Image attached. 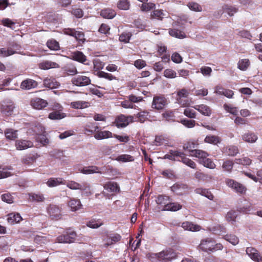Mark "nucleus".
I'll return each instance as SVG.
<instances>
[{"mask_svg": "<svg viewBox=\"0 0 262 262\" xmlns=\"http://www.w3.org/2000/svg\"><path fill=\"white\" fill-rule=\"evenodd\" d=\"M134 122V117L132 116H125L121 114L117 116L113 122L117 128H124L127 126L130 123Z\"/></svg>", "mask_w": 262, "mask_h": 262, "instance_id": "nucleus-1", "label": "nucleus"}, {"mask_svg": "<svg viewBox=\"0 0 262 262\" xmlns=\"http://www.w3.org/2000/svg\"><path fill=\"white\" fill-rule=\"evenodd\" d=\"M47 213L52 220L58 221L61 219L62 215L61 208L55 204H50L47 208Z\"/></svg>", "mask_w": 262, "mask_h": 262, "instance_id": "nucleus-2", "label": "nucleus"}, {"mask_svg": "<svg viewBox=\"0 0 262 262\" xmlns=\"http://www.w3.org/2000/svg\"><path fill=\"white\" fill-rule=\"evenodd\" d=\"M225 183L229 187L237 193L244 194L247 191L246 186L233 179H227Z\"/></svg>", "mask_w": 262, "mask_h": 262, "instance_id": "nucleus-3", "label": "nucleus"}, {"mask_svg": "<svg viewBox=\"0 0 262 262\" xmlns=\"http://www.w3.org/2000/svg\"><path fill=\"white\" fill-rule=\"evenodd\" d=\"M189 92L185 89H182L178 91L176 100L177 102L183 107H187L189 105L188 97Z\"/></svg>", "mask_w": 262, "mask_h": 262, "instance_id": "nucleus-4", "label": "nucleus"}, {"mask_svg": "<svg viewBox=\"0 0 262 262\" xmlns=\"http://www.w3.org/2000/svg\"><path fill=\"white\" fill-rule=\"evenodd\" d=\"M173 28L168 30L169 35L176 38L183 39L186 37V34L184 31V27L182 26L179 27L178 22L173 25Z\"/></svg>", "mask_w": 262, "mask_h": 262, "instance_id": "nucleus-5", "label": "nucleus"}, {"mask_svg": "<svg viewBox=\"0 0 262 262\" xmlns=\"http://www.w3.org/2000/svg\"><path fill=\"white\" fill-rule=\"evenodd\" d=\"M159 260L171 261L177 257L176 253L172 249L163 250L154 254Z\"/></svg>", "mask_w": 262, "mask_h": 262, "instance_id": "nucleus-6", "label": "nucleus"}, {"mask_svg": "<svg viewBox=\"0 0 262 262\" xmlns=\"http://www.w3.org/2000/svg\"><path fill=\"white\" fill-rule=\"evenodd\" d=\"M167 103V99L164 96L162 95L155 96L153 98L151 107L155 110H161L164 107Z\"/></svg>", "mask_w": 262, "mask_h": 262, "instance_id": "nucleus-7", "label": "nucleus"}, {"mask_svg": "<svg viewBox=\"0 0 262 262\" xmlns=\"http://www.w3.org/2000/svg\"><path fill=\"white\" fill-rule=\"evenodd\" d=\"M72 83L77 86H84L91 84V80L84 75H77L72 79Z\"/></svg>", "mask_w": 262, "mask_h": 262, "instance_id": "nucleus-8", "label": "nucleus"}, {"mask_svg": "<svg viewBox=\"0 0 262 262\" xmlns=\"http://www.w3.org/2000/svg\"><path fill=\"white\" fill-rule=\"evenodd\" d=\"M76 236L75 232L71 231L59 236L57 238V240L60 243H71L74 242Z\"/></svg>", "mask_w": 262, "mask_h": 262, "instance_id": "nucleus-9", "label": "nucleus"}, {"mask_svg": "<svg viewBox=\"0 0 262 262\" xmlns=\"http://www.w3.org/2000/svg\"><path fill=\"white\" fill-rule=\"evenodd\" d=\"M15 108L14 103L11 101H4L1 106V111L3 114L10 116L13 113Z\"/></svg>", "mask_w": 262, "mask_h": 262, "instance_id": "nucleus-10", "label": "nucleus"}, {"mask_svg": "<svg viewBox=\"0 0 262 262\" xmlns=\"http://www.w3.org/2000/svg\"><path fill=\"white\" fill-rule=\"evenodd\" d=\"M213 244V239L211 238H208L201 241L199 245V248L203 251L211 252Z\"/></svg>", "mask_w": 262, "mask_h": 262, "instance_id": "nucleus-11", "label": "nucleus"}, {"mask_svg": "<svg viewBox=\"0 0 262 262\" xmlns=\"http://www.w3.org/2000/svg\"><path fill=\"white\" fill-rule=\"evenodd\" d=\"M214 93L220 95H224L227 98L230 99L232 98L234 94L233 91L225 89L221 85H217L215 86Z\"/></svg>", "mask_w": 262, "mask_h": 262, "instance_id": "nucleus-12", "label": "nucleus"}, {"mask_svg": "<svg viewBox=\"0 0 262 262\" xmlns=\"http://www.w3.org/2000/svg\"><path fill=\"white\" fill-rule=\"evenodd\" d=\"M246 253L253 260L256 262H262V256L255 248L252 247L247 248Z\"/></svg>", "mask_w": 262, "mask_h": 262, "instance_id": "nucleus-13", "label": "nucleus"}, {"mask_svg": "<svg viewBox=\"0 0 262 262\" xmlns=\"http://www.w3.org/2000/svg\"><path fill=\"white\" fill-rule=\"evenodd\" d=\"M195 110L199 112L202 115L205 116L209 117L212 114V109L206 104L195 105L193 106Z\"/></svg>", "mask_w": 262, "mask_h": 262, "instance_id": "nucleus-14", "label": "nucleus"}, {"mask_svg": "<svg viewBox=\"0 0 262 262\" xmlns=\"http://www.w3.org/2000/svg\"><path fill=\"white\" fill-rule=\"evenodd\" d=\"M31 104L35 109L42 110L48 105V103L43 99L35 98L31 101Z\"/></svg>", "mask_w": 262, "mask_h": 262, "instance_id": "nucleus-15", "label": "nucleus"}, {"mask_svg": "<svg viewBox=\"0 0 262 262\" xmlns=\"http://www.w3.org/2000/svg\"><path fill=\"white\" fill-rule=\"evenodd\" d=\"M43 85L48 88L53 89L57 88L60 84L53 77H46L43 81Z\"/></svg>", "mask_w": 262, "mask_h": 262, "instance_id": "nucleus-16", "label": "nucleus"}, {"mask_svg": "<svg viewBox=\"0 0 262 262\" xmlns=\"http://www.w3.org/2000/svg\"><path fill=\"white\" fill-rule=\"evenodd\" d=\"M99 128V127L95 122H89L83 126V131L87 135H92Z\"/></svg>", "mask_w": 262, "mask_h": 262, "instance_id": "nucleus-17", "label": "nucleus"}, {"mask_svg": "<svg viewBox=\"0 0 262 262\" xmlns=\"http://www.w3.org/2000/svg\"><path fill=\"white\" fill-rule=\"evenodd\" d=\"M117 14L116 11L110 8H105L100 12V15L105 19H113Z\"/></svg>", "mask_w": 262, "mask_h": 262, "instance_id": "nucleus-18", "label": "nucleus"}, {"mask_svg": "<svg viewBox=\"0 0 262 262\" xmlns=\"http://www.w3.org/2000/svg\"><path fill=\"white\" fill-rule=\"evenodd\" d=\"M38 83L32 79L27 78L23 80L20 84V88L24 90H30L37 86Z\"/></svg>", "mask_w": 262, "mask_h": 262, "instance_id": "nucleus-19", "label": "nucleus"}, {"mask_svg": "<svg viewBox=\"0 0 262 262\" xmlns=\"http://www.w3.org/2000/svg\"><path fill=\"white\" fill-rule=\"evenodd\" d=\"M11 166L0 165V179H5L13 175Z\"/></svg>", "mask_w": 262, "mask_h": 262, "instance_id": "nucleus-20", "label": "nucleus"}, {"mask_svg": "<svg viewBox=\"0 0 262 262\" xmlns=\"http://www.w3.org/2000/svg\"><path fill=\"white\" fill-rule=\"evenodd\" d=\"M39 68L41 70H47L53 68H58L59 65L55 62L50 60H45L38 64Z\"/></svg>", "mask_w": 262, "mask_h": 262, "instance_id": "nucleus-21", "label": "nucleus"}, {"mask_svg": "<svg viewBox=\"0 0 262 262\" xmlns=\"http://www.w3.org/2000/svg\"><path fill=\"white\" fill-rule=\"evenodd\" d=\"M96 140H103L113 137V133L108 130H100L97 129L94 135Z\"/></svg>", "mask_w": 262, "mask_h": 262, "instance_id": "nucleus-22", "label": "nucleus"}, {"mask_svg": "<svg viewBox=\"0 0 262 262\" xmlns=\"http://www.w3.org/2000/svg\"><path fill=\"white\" fill-rule=\"evenodd\" d=\"M181 227L185 230L192 232L199 231L201 229L200 226L192 222L186 221L182 223Z\"/></svg>", "mask_w": 262, "mask_h": 262, "instance_id": "nucleus-23", "label": "nucleus"}, {"mask_svg": "<svg viewBox=\"0 0 262 262\" xmlns=\"http://www.w3.org/2000/svg\"><path fill=\"white\" fill-rule=\"evenodd\" d=\"M46 184L49 187H54L59 185L66 184V181L62 178H51Z\"/></svg>", "mask_w": 262, "mask_h": 262, "instance_id": "nucleus-24", "label": "nucleus"}, {"mask_svg": "<svg viewBox=\"0 0 262 262\" xmlns=\"http://www.w3.org/2000/svg\"><path fill=\"white\" fill-rule=\"evenodd\" d=\"M179 159H180V160L179 161V162H182L183 163L191 167V168H196V165L195 163L191 159L186 157L185 154L183 152L181 151Z\"/></svg>", "mask_w": 262, "mask_h": 262, "instance_id": "nucleus-25", "label": "nucleus"}, {"mask_svg": "<svg viewBox=\"0 0 262 262\" xmlns=\"http://www.w3.org/2000/svg\"><path fill=\"white\" fill-rule=\"evenodd\" d=\"M71 58L80 63H84L86 60V56L81 52L76 51L71 53Z\"/></svg>", "mask_w": 262, "mask_h": 262, "instance_id": "nucleus-26", "label": "nucleus"}, {"mask_svg": "<svg viewBox=\"0 0 262 262\" xmlns=\"http://www.w3.org/2000/svg\"><path fill=\"white\" fill-rule=\"evenodd\" d=\"M103 188L110 192H118L120 191L119 185L115 182H106L103 185Z\"/></svg>", "mask_w": 262, "mask_h": 262, "instance_id": "nucleus-27", "label": "nucleus"}, {"mask_svg": "<svg viewBox=\"0 0 262 262\" xmlns=\"http://www.w3.org/2000/svg\"><path fill=\"white\" fill-rule=\"evenodd\" d=\"M16 148L18 150H24L33 146V143L30 141L18 140L15 142Z\"/></svg>", "mask_w": 262, "mask_h": 262, "instance_id": "nucleus-28", "label": "nucleus"}, {"mask_svg": "<svg viewBox=\"0 0 262 262\" xmlns=\"http://www.w3.org/2000/svg\"><path fill=\"white\" fill-rule=\"evenodd\" d=\"M68 205L71 208L72 211H76L80 209L82 205L79 200L75 199H71L68 203Z\"/></svg>", "mask_w": 262, "mask_h": 262, "instance_id": "nucleus-29", "label": "nucleus"}, {"mask_svg": "<svg viewBox=\"0 0 262 262\" xmlns=\"http://www.w3.org/2000/svg\"><path fill=\"white\" fill-rule=\"evenodd\" d=\"M28 196V200L31 202L41 203L45 200L43 195L41 193H30Z\"/></svg>", "mask_w": 262, "mask_h": 262, "instance_id": "nucleus-30", "label": "nucleus"}, {"mask_svg": "<svg viewBox=\"0 0 262 262\" xmlns=\"http://www.w3.org/2000/svg\"><path fill=\"white\" fill-rule=\"evenodd\" d=\"M181 151L178 150H170L169 152L164 156V159H169L173 161H178L180 160L179 159Z\"/></svg>", "mask_w": 262, "mask_h": 262, "instance_id": "nucleus-31", "label": "nucleus"}, {"mask_svg": "<svg viewBox=\"0 0 262 262\" xmlns=\"http://www.w3.org/2000/svg\"><path fill=\"white\" fill-rule=\"evenodd\" d=\"M222 141V139L220 137L217 136L209 135L207 136L205 139L204 142L206 143L217 145L219 143H220Z\"/></svg>", "mask_w": 262, "mask_h": 262, "instance_id": "nucleus-32", "label": "nucleus"}, {"mask_svg": "<svg viewBox=\"0 0 262 262\" xmlns=\"http://www.w3.org/2000/svg\"><path fill=\"white\" fill-rule=\"evenodd\" d=\"M66 184L69 188L73 190H85L86 188L85 184H81L74 181H69Z\"/></svg>", "mask_w": 262, "mask_h": 262, "instance_id": "nucleus-33", "label": "nucleus"}, {"mask_svg": "<svg viewBox=\"0 0 262 262\" xmlns=\"http://www.w3.org/2000/svg\"><path fill=\"white\" fill-rule=\"evenodd\" d=\"M257 136L252 132H248L244 134L242 136V139L248 143H253L257 140Z\"/></svg>", "mask_w": 262, "mask_h": 262, "instance_id": "nucleus-34", "label": "nucleus"}, {"mask_svg": "<svg viewBox=\"0 0 262 262\" xmlns=\"http://www.w3.org/2000/svg\"><path fill=\"white\" fill-rule=\"evenodd\" d=\"M22 217L19 213H10L8 215L7 221L10 224L19 223Z\"/></svg>", "mask_w": 262, "mask_h": 262, "instance_id": "nucleus-35", "label": "nucleus"}, {"mask_svg": "<svg viewBox=\"0 0 262 262\" xmlns=\"http://www.w3.org/2000/svg\"><path fill=\"white\" fill-rule=\"evenodd\" d=\"M66 116L65 113L62 111L56 110L53 111L49 114L48 118L51 120H60L64 118Z\"/></svg>", "mask_w": 262, "mask_h": 262, "instance_id": "nucleus-36", "label": "nucleus"}, {"mask_svg": "<svg viewBox=\"0 0 262 262\" xmlns=\"http://www.w3.org/2000/svg\"><path fill=\"white\" fill-rule=\"evenodd\" d=\"M182 208V205L178 203H169L163 208V210L176 211Z\"/></svg>", "mask_w": 262, "mask_h": 262, "instance_id": "nucleus-37", "label": "nucleus"}, {"mask_svg": "<svg viewBox=\"0 0 262 262\" xmlns=\"http://www.w3.org/2000/svg\"><path fill=\"white\" fill-rule=\"evenodd\" d=\"M90 103L84 101H77L71 102V106L75 109H82L89 107Z\"/></svg>", "mask_w": 262, "mask_h": 262, "instance_id": "nucleus-38", "label": "nucleus"}, {"mask_svg": "<svg viewBox=\"0 0 262 262\" xmlns=\"http://www.w3.org/2000/svg\"><path fill=\"white\" fill-rule=\"evenodd\" d=\"M195 191L196 193L203 195L210 200H212L214 198L213 195L207 189L199 188L196 189Z\"/></svg>", "mask_w": 262, "mask_h": 262, "instance_id": "nucleus-39", "label": "nucleus"}, {"mask_svg": "<svg viewBox=\"0 0 262 262\" xmlns=\"http://www.w3.org/2000/svg\"><path fill=\"white\" fill-rule=\"evenodd\" d=\"M46 45L51 50L58 51L60 50L59 42L54 39H49L46 42Z\"/></svg>", "mask_w": 262, "mask_h": 262, "instance_id": "nucleus-40", "label": "nucleus"}, {"mask_svg": "<svg viewBox=\"0 0 262 262\" xmlns=\"http://www.w3.org/2000/svg\"><path fill=\"white\" fill-rule=\"evenodd\" d=\"M6 138L10 140H14L17 138V130L7 128L5 130Z\"/></svg>", "mask_w": 262, "mask_h": 262, "instance_id": "nucleus-41", "label": "nucleus"}, {"mask_svg": "<svg viewBox=\"0 0 262 262\" xmlns=\"http://www.w3.org/2000/svg\"><path fill=\"white\" fill-rule=\"evenodd\" d=\"M188 187L187 185L184 184H174L171 187V190L173 192H175L178 194H182V192H180L179 190H183L186 191L187 190Z\"/></svg>", "mask_w": 262, "mask_h": 262, "instance_id": "nucleus-42", "label": "nucleus"}, {"mask_svg": "<svg viewBox=\"0 0 262 262\" xmlns=\"http://www.w3.org/2000/svg\"><path fill=\"white\" fill-rule=\"evenodd\" d=\"M224 152L229 156H235L238 153V148L236 146L230 145L224 148Z\"/></svg>", "mask_w": 262, "mask_h": 262, "instance_id": "nucleus-43", "label": "nucleus"}, {"mask_svg": "<svg viewBox=\"0 0 262 262\" xmlns=\"http://www.w3.org/2000/svg\"><path fill=\"white\" fill-rule=\"evenodd\" d=\"M148 115L149 113L148 112L146 111H141L136 115L135 119H137L134 120V121L144 123L148 119Z\"/></svg>", "mask_w": 262, "mask_h": 262, "instance_id": "nucleus-44", "label": "nucleus"}, {"mask_svg": "<svg viewBox=\"0 0 262 262\" xmlns=\"http://www.w3.org/2000/svg\"><path fill=\"white\" fill-rule=\"evenodd\" d=\"M192 156H194L199 159V162L203 160L205 158L208 157L209 154L205 151L196 149L193 151Z\"/></svg>", "mask_w": 262, "mask_h": 262, "instance_id": "nucleus-45", "label": "nucleus"}, {"mask_svg": "<svg viewBox=\"0 0 262 262\" xmlns=\"http://www.w3.org/2000/svg\"><path fill=\"white\" fill-rule=\"evenodd\" d=\"M170 198L168 196L165 195H159L157 197L156 202L158 204L163 206V208L165 207V205L168 203Z\"/></svg>", "mask_w": 262, "mask_h": 262, "instance_id": "nucleus-46", "label": "nucleus"}, {"mask_svg": "<svg viewBox=\"0 0 262 262\" xmlns=\"http://www.w3.org/2000/svg\"><path fill=\"white\" fill-rule=\"evenodd\" d=\"M16 53V52L13 50L11 48H8L7 49L5 48H0V56L2 57H6L13 55Z\"/></svg>", "mask_w": 262, "mask_h": 262, "instance_id": "nucleus-47", "label": "nucleus"}, {"mask_svg": "<svg viewBox=\"0 0 262 262\" xmlns=\"http://www.w3.org/2000/svg\"><path fill=\"white\" fill-rule=\"evenodd\" d=\"M99 168L97 166H89L84 167L80 172L83 174H91L99 172Z\"/></svg>", "mask_w": 262, "mask_h": 262, "instance_id": "nucleus-48", "label": "nucleus"}, {"mask_svg": "<svg viewBox=\"0 0 262 262\" xmlns=\"http://www.w3.org/2000/svg\"><path fill=\"white\" fill-rule=\"evenodd\" d=\"M132 36V32H123L119 35V40L121 42H123L124 43H128V42H129Z\"/></svg>", "mask_w": 262, "mask_h": 262, "instance_id": "nucleus-49", "label": "nucleus"}, {"mask_svg": "<svg viewBox=\"0 0 262 262\" xmlns=\"http://www.w3.org/2000/svg\"><path fill=\"white\" fill-rule=\"evenodd\" d=\"M116 160L122 162H132L134 161V158L129 155L123 154L118 156Z\"/></svg>", "mask_w": 262, "mask_h": 262, "instance_id": "nucleus-50", "label": "nucleus"}, {"mask_svg": "<svg viewBox=\"0 0 262 262\" xmlns=\"http://www.w3.org/2000/svg\"><path fill=\"white\" fill-rule=\"evenodd\" d=\"M165 14L162 10H155L151 13V17L152 18L162 20L164 18Z\"/></svg>", "mask_w": 262, "mask_h": 262, "instance_id": "nucleus-51", "label": "nucleus"}, {"mask_svg": "<svg viewBox=\"0 0 262 262\" xmlns=\"http://www.w3.org/2000/svg\"><path fill=\"white\" fill-rule=\"evenodd\" d=\"M129 7L130 3L128 0H119L117 3V8L120 10H127Z\"/></svg>", "mask_w": 262, "mask_h": 262, "instance_id": "nucleus-52", "label": "nucleus"}, {"mask_svg": "<svg viewBox=\"0 0 262 262\" xmlns=\"http://www.w3.org/2000/svg\"><path fill=\"white\" fill-rule=\"evenodd\" d=\"M200 163L203 164L205 167L210 169H214L215 167V164L213 161L207 157L205 158L203 160L200 161Z\"/></svg>", "mask_w": 262, "mask_h": 262, "instance_id": "nucleus-53", "label": "nucleus"}, {"mask_svg": "<svg viewBox=\"0 0 262 262\" xmlns=\"http://www.w3.org/2000/svg\"><path fill=\"white\" fill-rule=\"evenodd\" d=\"M111 242H107L104 244L105 247H108L111 245H113L121 240V236L120 234L115 233L110 235Z\"/></svg>", "mask_w": 262, "mask_h": 262, "instance_id": "nucleus-54", "label": "nucleus"}, {"mask_svg": "<svg viewBox=\"0 0 262 262\" xmlns=\"http://www.w3.org/2000/svg\"><path fill=\"white\" fill-rule=\"evenodd\" d=\"M187 6L192 11L195 12H201L202 11V6L196 2H190Z\"/></svg>", "mask_w": 262, "mask_h": 262, "instance_id": "nucleus-55", "label": "nucleus"}, {"mask_svg": "<svg viewBox=\"0 0 262 262\" xmlns=\"http://www.w3.org/2000/svg\"><path fill=\"white\" fill-rule=\"evenodd\" d=\"M250 65V61L248 59L240 60L238 62V68L242 71H245Z\"/></svg>", "mask_w": 262, "mask_h": 262, "instance_id": "nucleus-56", "label": "nucleus"}, {"mask_svg": "<svg viewBox=\"0 0 262 262\" xmlns=\"http://www.w3.org/2000/svg\"><path fill=\"white\" fill-rule=\"evenodd\" d=\"M224 238L233 245H237L239 242L238 238L234 235L227 234L224 236Z\"/></svg>", "mask_w": 262, "mask_h": 262, "instance_id": "nucleus-57", "label": "nucleus"}, {"mask_svg": "<svg viewBox=\"0 0 262 262\" xmlns=\"http://www.w3.org/2000/svg\"><path fill=\"white\" fill-rule=\"evenodd\" d=\"M155 6L154 3L145 2L141 5L140 8L142 11L147 12L155 8Z\"/></svg>", "mask_w": 262, "mask_h": 262, "instance_id": "nucleus-58", "label": "nucleus"}, {"mask_svg": "<svg viewBox=\"0 0 262 262\" xmlns=\"http://www.w3.org/2000/svg\"><path fill=\"white\" fill-rule=\"evenodd\" d=\"M36 157L34 155H29L22 159V162L26 165L33 164L36 160Z\"/></svg>", "mask_w": 262, "mask_h": 262, "instance_id": "nucleus-59", "label": "nucleus"}, {"mask_svg": "<svg viewBox=\"0 0 262 262\" xmlns=\"http://www.w3.org/2000/svg\"><path fill=\"white\" fill-rule=\"evenodd\" d=\"M236 163L245 166L249 165L251 164L252 160L248 157H243L236 159Z\"/></svg>", "mask_w": 262, "mask_h": 262, "instance_id": "nucleus-60", "label": "nucleus"}, {"mask_svg": "<svg viewBox=\"0 0 262 262\" xmlns=\"http://www.w3.org/2000/svg\"><path fill=\"white\" fill-rule=\"evenodd\" d=\"M234 165V163L231 160H226L225 161L222 165V167L224 169V170L230 172L231 171L233 166Z\"/></svg>", "mask_w": 262, "mask_h": 262, "instance_id": "nucleus-61", "label": "nucleus"}, {"mask_svg": "<svg viewBox=\"0 0 262 262\" xmlns=\"http://www.w3.org/2000/svg\"><path fill=\"white\" fill-rule=\"evenodd\" d=\"M183 113L185 116L189 118H196V113L195 111L190 108L188 107L185 108Z\"/></svg>", "mask_w": 262, "mask_h": 262, "instance_id": "nucleus-62", "label": "nucleus"}, {"mask_svg": "<svg viewBox=\"0 0 262 262\" xmlns=\"http://www.w3.org/2000/svg\"><path fill=\"white\" fill-rule=\"evenodd\" d=\"M71 13L74 15L76 18H81L84 15L83 10L79 8L73 7Z\"/></svg>", "mask_w": 262, "mask_h": 262, "instance_id": "nucleus-63", "label": "nucleus"}, {"mask_svg": "<svg viewBox=\"0 0 262 262\" xmlns=\"http://www.w3.org/2000/svg\"><path fill=\"white\" fill-rule=\"evenodd\" d=\"M1 199L3 202L8 204H11L13 203L14 198L11 193H6L1 195Z\"/></svg>", "mask_w": 262, "mask_h": 262, "instance_id": "nucleus-64", "label": "nucleus"}]
</instances>
